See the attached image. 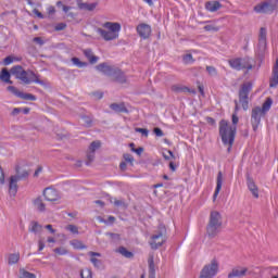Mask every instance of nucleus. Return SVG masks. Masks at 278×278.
Masks as SVG:
<instances>
[{"label":"nucleus","instance_id":"47","mask_svg":"<svg viewBox=\"0 0 278 278\" xmlns=\"http://www.w3.org/2000/svg\"><path fill=\"white\" fill-rule=\"evenodd\" d=\"M0 184H5V174L3 173V168L0 166Z\"/></svg>","mask_w":278,"mask_h":278},{"label":"nucleus","instance_id":"15","mask_svg":"<svg viewBox=\"0 0 278 278\" xmlns=\"http://www.w3.org/2000/svg\"><path fill=\"white\" fill-rule=\"evenodd\" d=\"M137 33L139 34L140 38L147 40V38L151 36V27L149 26V24H139L137 26Z\"/></svg>","mask_w":278,"mask_h":278},{"label":"nucleus","instance_id":"48","mask_svg":"<svg viewBox=\"0 0 278 278\" xmlns=\"http://www.w3.org/2000/svg\"><path fill=\"white\" fill-rule=\"evenodd\" d=\"M64 29H66V24H64V23H60V24H58V25L55 26V30H56V31H62V30H64Z\"/></svg>","mask_w":278,"mask_h":278},{"label":"nucleus","instance_id":"62","mask_svg":"<svg viewBox=\"0 0 278 278\" xmlns=\"http://www.w3.org/2000/svg\"><path fill=\"white\" fill-rule=\"evenodd\" d=\"M94 97H97V99H103V93L97 92V93H94Z\"/></svg>","mask_w":278,"mask_h":278},{"label":"nucleus","instance_id":"11","mask_svg":"<svg viewBox=\"0 0 278 278\" xmlns=\"http://www.w3.org/2000/svg\"><path fill=\"white\" fill-rule=\"evenodd\" d=\"M166 242V238L164 237V228L156 235L152 236L150 241L151 249H160Z\"/></svg>","mask_w":278,"mask_h":278},{"label":"nucleus","instance_id":"24","mask_svg":"<svg viewBox=\"0 0 278 278\" xmlns=\"http://www.w3.org/2000/svg\"><path fill=\"white\" fill-rule=\"evenodd\" d=\"M266 28H261L260 37H258V45L262 49H266Z\"/></svg>","mask_w":278,"mask_h":278},{"label":"nucleus","instance_id":"12","mask_svg":"<svg viewBox=\"0 0 278 278\" xmlns=\"http://www.w3.org/2000/svg\"><path fill=\"white\" fill-rule=\"evenodd\" d=\"M249 274V268L237 266L228 274V278H244Z\"/></svg>","mask_w":278,"mask_h":278},{"label":"nucleus","instance_id":"41","mask_svg":"<svg viewBox=\"0 0 278 278\" xmlns=\"http://www.w3.org/2000/svg\"><path fill=\"white\" fill-rule=\"evenodd\" d=\"M65 229H66L67 231H71V233H74V235L79 233V228H78L77 226H75V225H67V226L65 227Z\"/></svg>","mask_w":278,"mask_h":278},{"label":"nucleus","instance_id":"8","mask_svg":"<svg viewBox=\"0 0 278 278\" xmlns=\"http://www.w3.org/2000/svg\"><path fill=\"white\" fill-rule=\"evenodd\" d=\"M277 9V2H273V0H267L261 2L254 7V12L256 14H273Z\"/></svg>","mask_w":278,"mask_h":278},{"label":"nucleus","instance_id":"45","mask_svg":"<svg viewBox=\"0 0 278 278\" xmlns=\"http://www.w3.org/2000/svg\"><path fill=\"white\" fill-rule=\"evenodd\" d=\"M137 134H142L146 138L149 137V130L147 128H136Z\"/></svg>","mask_w":278,"mask_h":278},{"label":"nucleus","instance_id":"16","mask_svg":"<svg viewBox=\"0 0 278 278\" xmlns=\"http://www.w3.org/2000/svg\"><path fill=\"white\" fill-rule=\"evenodd\" d=\"M247 186H248V190H250L254 199H260V189L257 188V185H255V181L253 180V178L248 177Z\"/></svg>","mask_w":278,"mask_h":278},{"label":"nucleus","instance_id":"20","mask_svg":"<svg viewBox=\"0 0 278 278\" xmlns=\"http://www.w3.org/2000/svg\"><path fill=\"white\" fill-rule=\"evenodd\" d=\"M111 110H113V112H117V113H124L127 114V112H129L127 110V108L125 106V103H112L110 105Z\"/></svg>","mask_w":278,"mask_h":278},{"label":"nucleus","instance_id":"60","mask_svg":"<svg viewBox=\"0 0 278 278\" xmlns=\"http://www.w3.org/2000/svg\"><path fill=\"white\" fill-rule=\"evenodd\" d=\"M46 229H48V231H50V233H55V229H53L52 225H46Z\"/></svg>","mask_w":278,"mask_h":278},{"label":"nucleus","instance_id":"40","mask_svg":"<svg viewBox=\"0 0 278 278\" xmlns=\"http://www.w3.org/2000/svg\"><path fill=\"white\" fill-rule=\"evenodd\" d=\"M81 278H92V270L89 268L83 269L80 273Z\"/></svg>","mask_w":278,"mask_h":278},{"label":"nucleus","instance_id":"6","mask_svg":"<svg viewBox=\"0 0 278 278\" xmlns=\"http://www.w3.org/2000/svg\"><path fill=\"white\" fill-rule=\"evenodd\" d=\"M228 64L230 67H232L235 71H251L253 68V64H251V59H242V58H236L228 61Z\"/></svg>","mask_w":278,"mask_h":278},{"label":"nucleus","instance_id":"23","mask_svg":"<svg viewBox=\"0 0 278 278\" xmlns=\"http://www.w3.org/2000/svg\"><path fill=\"white\" fill-rule=\"evenodd\" d=\"M11 77L12 75L8 72V68H2V71L0 72L1 81H3L4 84H12Z\"/></svg>","mask_w":278,"mask_h":278},{"label":"nucleus","instance_id":"2","mask_svg":"<svg viewBox=\"0 0 278 278\" xmlns=\"http://www.w3.org/2000/svg\"><path fill=\"white\" fill-rule=\"evenodd\" d=\"M11 75H14L22 84H39V86H45V81L40 80V75L34 73L31 70L25 71L21 65L13 66L11 68Z\"/></svg>","mask_w":278,"mask_h":278},{"label":"nucleus","instance_id":"63","mask_svg":"<svg viewBox=\"0 0 278 278\" xmlns=\"http://www.w3.org/2000/svg\"><path fill=\"white\" fill-rule=\"evenodd\" d=\"M62 8H63V12H65V13L71 10V7H68V5H62Z\"/></svg>","mask_w":278,"mask_h":278},{"label":"nucleus","instance_id":"35","mask_svg":"<svg viewBox=\"0 0 278 278\" xmlns=\"http://www.w3.org/2000/svg\"><path fill=\"white\" fill-rule=\"evenodd\" d=\"M20 278H36V274L29 273L25 269H20Z\"/></svg>","mask_w":278,"mask_h":278},{"label":"nucleus","instance_id":"27","mask_svg":"<svg viewBox=\"0 0 278 278\" xmlns=\"http://www.w3.org/2000/svg\"><path fill=\"white\" fill-rule=\"evenodd\" d=\"M18 99H24V101H36V96L31 93H25L23 91H20Z\"/></svg>","mask_w":278,"mask_h":278},{"label":"nucleus","instance_id":"42","mask_svg":"<svg viewBox=\"0 0 278 278\" xmlns=\"http://www.w3.org/2000/svg\"><path fill=\"white\" fill-rule=\"evenodd\" d=\"M101 147V142L99 141H93L91 142V144L89 146V151H92V153H94V151H97V149H99Z\"/></svg>","mask_w":278,"mask_h":278},{"label":"nucleus","instance_id":"33","mask_svg":"<svg viewBox=\"0 0 278 278\" xmlns=\"http://www.w3.org/2000/svg\"><path fill=\"white\" fill-rule=\"evenodd\" d=\"M71 245L74 248V249H77L79 251L86 249V245H84V243H81V241L79 240H73L71 241Z\"/></svg>","mask_w":278,"mask_h":278},{"label":"nucleus","instance_id":"34","mask_svg":"<svg viewBox=\"0 0 278 278\" xmlns=\"http://www.w3.org/2000/svg\"><path fill=\"white\" fill-rule=\"evenodd\" d=\"M72 62L75 66H77L78 68H84L85 66H88V63L86 62H81L79 60V58H72Z\"/></svg>","mask_w":278,"mask_h":278},{"label":"nucleus","instance_id":"19","mask_svg":"<svg viewBox=\"0 0 278 278\" xmlns=\"http://www.w3.org/2000/svg\"><path fill=\"white\" fill-rule=\"evenodd\" d=\"M205 8L207 12H218V10L223 8V4H220L218 1H208L205 3Z\"/></svg>","mask_w":278,"mask_h":278},{"label":"nucleus","instance_id":"3","mask_svg":"<svg viewBox=\"0 0 278 278\" xmlns=\"http://www.w3.org/2000/svg\"><path fill=\"white\" fill-rule=\"evenodd\" d=\"M103 28H97V34L101 36L102 39H104L106 42H110L112 40H117L118 36H121V23L118 22H106L102 24Z\"/></svg>","mask_w":278,"mask_h":278},{"label":"nucleus","instance_id":"53","mask_svg":"<svg viewBox=\"0 0 278 278\" xmlns=\"http://www.w3.org/2000/svg\"><path fill=\"white\" fill-rule=\"evenodd\" d=\"M33 40L34 42H37V45H40V46L45 45V41L40 37H35Z\"/></svg>","mask_w":278,"mask_h":278},{"label":"nucleus","instance_id":"46","mask_svg":"<svg viewBox=\"0 0 278 278\" xmlns=\"http://www.w3.org/2000/svg\"><path fill=\"white\" fill-rule=\"evenodd\" d=\"M124 160L128 164H134V156L131 154H129V153L124 154Z\"/></svg>","mask_w":278,"mask_h":278},{"label":"nucleus","instance_id":"38","mask_svg":"<svg viewBox=\"0 0 278 278\" xmlns=\"http://www.w3.org/2000/svg\"><path fill=\"white\" fill-rule=\"evenodd\" d=\"M164 160H175V154L170 150H164L162 153Z\"/></svg>","mask_w":278,"mask_h":278},{"label":"nucleus","instance_id":"52","mask_svg":"<svg viewBox=\"0 0 278 278\" xmlns=\"http://www.w3.org/2000/svg\"><path fill=\"white\" fill-rule=\"evenodd\" d=\"M33 12L38 18H45V15L40 11H38V9H34Z\"/></svg>","mask_w":278,"mask_h":278},{"label":"nucleus","instance_id":"54","mask_svg":"<svg viewBox=\"0 0 278 278\" xmlns=\"http://www.w3.org/2000/svg\"><path fill=\"white\" fill-rule=\"evenodd\" d=\"M21 112H22L21 108H15V109H13V111H12V115H13V116H18V114H21Z\"/></svg>","mask_w":278,"mask_h":278},{"label":"nucleus","instance_id":"49","mask_svg":"<svg viewBox=\"0 0 278 278\" xmlns=\"http://www.w3.org/2000/svg\"><path fill=\"white\" fill-rule=\"evenodd\" d=\"M47 12L50 16H53V14H55V7L53 5L48 7Z\"/></svg>","mask_w":278,"mask_h":278},{"label":"nucleus","instance_id":"14","mask_svg":"<svg viewBox=\"0 0 278 278\" xmlns=\"http://www.w3.org/2000/svg\"><path fill=\"white\" fill-rule=\"evenodd\" d=\"M43 197L46 201H58L60 199V193L53 188H46L43 190Z\"/></svg>","mask_w":278,"mask_h":278},{"label":"nucleus","instance_id":"51","mask_svg":"<svg viewBox=\"0 0 278 278\" xmlns=\"http://www.w3.org/2000/svg\"><path fill=\"white\" fill-rule=\"evenodd\" d=\"M154 134L159 138H162V136H164V131H162L160 128H154Z\"/></svg>","mask_w":278,"mask_h":278},{"label":"nucleus","instance_id":"44","mask_svg":"<svg viewBox=\"0 0 278 278\" xmlns=\"http://www.w3.org/2000/svg\"><path fill=\"white\" fill-rule=\"evenodd\" d=\"M8 90H9V92H12V94H14L15 97H18V94H21V91L18 89H16V87H14V86H9Z\"/></svg>","mask_w":278,"mask_h":278},{"label":"nucleus","instance_id":"17","mask_svg":"<svg viewBox=\"0 0 278 278\" xmlns=\"http://www.w3.org/2000/svg\"><path fill=\"white\" fill-rule=\"evenodd\" d=\"M77 5L79 10H86L87 12H93V10H97V5H99L98 2H81V0H77Z\"/></svg>","mask_w":278,"mask_h":278},{"label":"nucleus","instance_id":"9","mask_svg":"<svg viewBox=\"0 0 278 278\" xmlns=\"http://www.w3.org/2000/svg\"><path fill=\"white\" fill-rule=\"evenodd\" d=\"M252 88L253 86L251 83H245L241 86L239 91V103H241L243 110H249V92H251Z\"/></svg>","mask_w":278,"mask_h":278},{"label":"nucleus","instance_id":"29","mask_svg":"<svg viewBox=\"0 0 278 278\" xmlns=\"http://www.w3.org/2000/svg\"><path fill=\"white\" fill-rule=\"evenodd\" d=\"M14 62H21V58L9 55L3 60L4 66H10V64H13Z\"/></svg>","mask_w":278,"mask_h":278},{"label":"nucleus","instance_id":"30","mask_svg":"<svg viewBox=\"0 0 278 278\" xmlns=\"http://www.w3.org/2000/svg\"><path fill=\"white\" fill-rule=\"evenodd\" d=\"M271 105H273V99L267 98L266 101L263 103V106L261 109L262 112L264 114H266V112H268V110H270Z\"/></svg>","mask_w":278,"mask_h":278},{"label":"nucleus","instance_id":"4","mask_svg":"<svg viewBox=\"0 0 278 278\" xmlns=\"http://www.w3.org/2000/svg\"><path fill=\"white\" fill-rule=\"evenodd\" d=\"M96 68L100 73H103V75L112 77L113 81H116L117 84H125L127 81V76H125V73L118 67L102 63L96 66Z\"/></svg>","mask_w":278,"mask_h":278},{"label":"nucleus","instance_id":"21","mask_svg":"<svg viewBox=\"0 0 278 278\" xmlns=\"http://www.w3.org/2000/svg\"><path fill=\"white\" fill-rule=\"evenodd\" d=\"M84 55L89 60L90 64H97V62H99V56H94L91 49H85Z\"/></svg>","mask_w":278,"mask_h":278},{"label":"nucleus","instance_id":"7","mask_svg":"<svg viewBox=\"0 0 278 278\" xmlns=\"http://www.w3.org/2000/svg\"><path fill=\"white\" fill-rule=\"evenodd\" d=\"M216 275H218V261L212 260L202 268L200 278H214Z\"/></svg>","mask_w":278,"mask_h":278},{"label":"nucleus","instance_id":"61","mask_svg":"<svg viewBox=\"0 0 278 278\" xmlns=\"http://www.w3.org/2000/svg\"><path fill=\"white\" fill-rule=\"evenodd\" d=\"M169 168H170V170H173V173H175V170H177V167H175V163H173V162L169 163Z\"/></svg>","mask_w":278,"mask_h":278},{"label":"nucleus","instance_id":"50","mask_svg":"<svg viewBox=\"0 0 278 278\" xmlns=\"http://www.w3.org/2000/svg\"><path fill=\"white\" fill-rule=\"evenodd\" d=\"M132 153H137V155H142V152L144 151L143 148H132L131 149Z\"/></svg>","mask_w":278,"mask_h":278},{"label":"nucleus","instance_id":"18","mask_svg":"<svg viewBox=\"0 0 278 278\" xmlns=\"http://www.w3.org/2000/svg\"><path fill=\"white\" fill-rule=\"evenodd\" d=\"M222 188H223V172H218V174H217V184H216V188H215V191H214V194H213L214 201H216V198L220 193Z\"/></svg>","mask_w":278,"mask_h":278},{"label":"nucleus","instance_id":"1","mask_svg":"<svg viewBox=\"0 0 278 278\" xmlns=\"http://www.w3.org/2000/svg\"><path fill=\"white\" fill-rule=\"evenodd\" d=\"M239 118L237 113L232 114V125L230 126L229 123L225 119L219 122V136L222 138V142L225 146H228V153L231 152V148L233 147V142L236 140V130L238 125Z\"/></svg>","mask_w":278,"mask_h":278},{"label":"nucleus","instance_id":"59","mask_svg":"<svg viewBox=\"0 0 278 278\" xmlns=\"http://www.w3.org/2000/svg\"><path fill=\"white\" fill-rule=\"evenodd\" d=\"M198 89H199L200 94L202 97H205V91H204L203 85H199Z\"/></svg>","mask_w":278,"mask_h":278},{"label":"nucleus","instance_id":"25","mask_svg":"<svg viewBox=\"0 0 278 278\" xmlns=\"http://www.w3.org/2000/svg\"><path fill=\"white\" fill-rule=\"evenodd\" d=\"M88 255L91 257L90 262H91V264H93V266L97 267L101 264V261L96 258V257H101V253H99V252H89Z\"/></svg>","mask_w":278,"mask_h":278},{"label":"nucleus","instance_id":"22","mask_svg":"<svg viewBox=\"0 0 278 278\" xmlns=\"http://www.w3.org/2000/svg\"><path fill=\"white\" fill-rule=\"evenodd\" d=\"M20 261H21V253L18 252L11 253L8 256L9 266H14V264H18Z\"/></svg>","mask_w":278,"mask_h":278},{"label":"nucleus","instance_id":"39","mask_svg":"<svg viewBox=\"0 0 278 278\" xmlns=\"http://www.w3.org/2000/svg\"><path fill=\"white\" fill-rule=\"evenodd\" d=\"M182 62L185 64H194V59L192 58V54H185L182 56Z\"/></svg>","mask_w":278,"mask_h":278},{"label":"nucleus","instance_id":"43","mask_svg":"<svg viewBox=\"0 0 278 278\" xmlns=\"http://www.w3.org/2000/svg\"><path fill=\"white\" fill-rule=\"evenodd\" d=\"M205 31H219L220 27L214 25L204 26Z\"/></svg>","mask_w":278,"mask_h":278},{"label":"nucleus","instance_id":"64","mask_svg":"<svg viewBox=\"0 0 278 278\" xmlns=\"http://www.w3.org/2000/svg\"><path fill=\"white\" fill-rule=\"evenodd\" d=\"M48 242H49V243H55V238L49 237V238H48Z\"/></svg>","mask_w":278,"mask_h":278},{"label":"nucleus","instance_id":"37","mask_svg":"<svg viewBox=\"0 0 278 278\" xmlns=\"http://www.w3.org/2000/svg\"><path fill=\"white\" fill-rule=\"evenodd\" d=\"M206 72L211 77H218V71L214 66H206Z\"/></svg>","mask_w":278,"mask_h":278},{"label":"nucleus","instance_id":"56","mask_svg":"<svg viewBox=\"0 0 278 278\" xmlns=\"http://www.w3.org/2000/svg\"><path fill=\"white\" fill-rule=\"evenodd\" d=\"M114 205L116 206V207H121V205H124V202H123V200H114Z\"/></svg>","mask_w":278,"mask_h":278},{"label":"nucleus","instance_id":"36","mask_svg":"<svg viewBox=\"0 0 278 278\" xmlns=\"http://www.w3.org/2000/svg\"><path fill=\"white\" fill-rule=\"evenodd\" d=\"M56 255H68V250L64 247H60L53 250Z\"/></svg>","mask_w":278,"mask_h":278},{"label":"nucleus","instance_id":"32","mask_svg":"<svg viewBox=\"0 0 278 278\" xmlns=\"http://www.w3.org/2000/svg\"><path fill=\"white\" fill-rule=\"evenodd\" d=\"M34 205H35V207H37V210H38L39 212H45V203L42 202V199L37 198V199L34 201Z\"/></svg>","mask_w":278,"mask_h":278},{"label":"nucleus","instance_id":"13","mask_svg":"<svg viewBox=\"0 0 278 278\" xmlns=\"http://www.w3.org/2000/svg\"><path fill=\"white\" fill-rule=\"evenodd\" d=\"M18 181H21V176H11L9 181V194L10 197H16L18 192Z\"/></svg>","mask_w":278,"mask_h":278},{"label":"nucleus","instance_id":"10","mask_svg":"<svg viewBox=\"0 0 278 278\" xmlns=\"http://www.w3.org/2000/svg\"><path fill=\"white\" fill-rule=\"evenodd\" d=\"M264 112H262V108L256 106L252 110L251 124L254 131H257V127H260V123H262V116H264Z\"/></svg>","mask_w":278,"mask_h":278},{"label":"nucleus","instance_id":"31","mask_svg":"<svg viewBox=\"0 0 278 278\" xmlns=\"http://www.w3.org/2000/svg\"><path fill=\"white\" fill-rule=\"evenodd\" d=\"M118 253H121V255L127 257L128 260H130V257H134V253H131L129 250H127V248L124 247L118 249Z\"/></svg>","mask_w":278,"mask_h":278},{"label":"nucleus","instance_id":"26","mask_svg":"<svg viewBox=\"0 0 278 278\" xmlns=\"http://www.w3.org/2000/svg\"><path fill=\"white\" fill-rule=\"evenodd\" d=\"M29 231L33 233H40L42 231V225L38 224V222H31L29 226Z\"/></svg>","mask_w":278,"mask_h":278},{"label":"nucleus","instance_id":"58","mask_svg":"<svg viewBox=\"0 0 278 278\" xmlns=\"http://www.w3.org/2000/svg\"><path fill=\"white\" fill-rule=\"evenodd\" d=\"M106 236H110L111 238H115L116 240H118L121 238V235L112 233V232L106 233Z\"/></svg>","mask_w":278,"mask_h":278},{"label":"nucleus","instance_id":"5","mask_svg":"<svg viewBox=\"0 0 278 278\" xmlns=\"http://www.w3.org/2000/svg\"><path fill=\"white\" fill-rule=\"evenodd\" d=\"M220 227H223V217L220 213L213 211L211 212L210 223L206 228V233L210 238H214L219 231Z\"/></svg>","mask_w":278,"mask_h":278},{"label":"nucleus","instance_id":"28","mask_svg":"<svg viewBox=\"0 0 278 278\" xmlns=\"http://www.w3.org/2000/svg\"><path fill=\"white\" fill-rule=\"evenodd\" d=\"M148 264H149L150 278H155V263L153 261V257H150L148 260Z\"/></svg>","mask_w":278,"mask_h":278},{"label":"nucleus","instance_id":"55","mask_svg":"<svg viewBox=\"0 0 278 278\" xmlns=\"http://www.w3.org/2000/svg\"><path fill=\"white\" fill-rule=\"evenodd\" d=\"M87 157H88L89 162H92V160H94V152L89 150V153L87 154Z\"/></svg>","mask_w":278,"mask_h":278},{"label":"nucleus","instance_id":"57","mask_svg":"<svg viewBox=\"0 0 278 278\" xmlns=\"http://www.w3.org/2000/svg\"><path fill=\"white\" fill-rule=\"evenodd\" d=\"M38 247H39V251H43L45 250V241L39 240L38 241Z\"/></svg>","mask_w":278,"mask_h":278}]
</instances>
